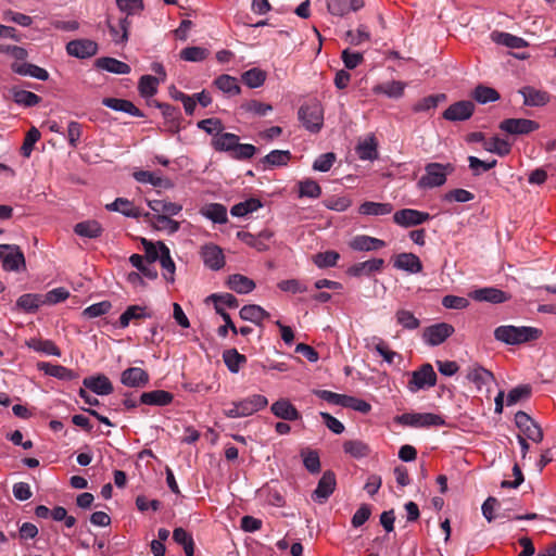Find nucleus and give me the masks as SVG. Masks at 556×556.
<instances>
[{
  "mask_svg": "<svg viewBox=\"0 0 556 556\" xmlns=\"http://www.w3.org/2000/svg\"><path fill=\"white\" fill-rule=\"evenodd\" d=\"M291 160V153L288 150H273L262 159V163L268 167L286 166Z\"/></svg>",
  "mask_w": 556,
  "mask_h": 556,
  "instance_id": "nucleus-49",
  "label": "nucleus"
},
{
  "mask_svg": "<svg viewBox=\"0 0 556 556\" xmlns=\"http://www.w3.org/2000/svg\"><path fill=\"white\" fill-rule=\"evenodd\" d=\"M108 27L112 39L116 45L126 43L128 41L130 22L128 21L127 16L119 18L117 24L112 23V21L109 18Z\"/></svg>",
  "mask_w": 556,
  "mask_h": 556,
  "instance_id": "nucleus-27",
  "label": "nucleus"
},
{
  "mask_svg": "<svg viewBox=\"0 0 556 556\" xmlns=\"http://www.w3.org/2000/svg\"><path fill=\"white\" fill-rule=\"evenodd\" d=\"M393 266L396 269L417 274L422 270V264L419 257L413 253H400L394 257Z\"/></svg>",
  "mask_w": 556,
  "mask_h": 556,
  "instance_id": "nucleus-19",
  "label": "nucleus"
},
{
  "mask_svg": "<svg viewBox=\"0 0 556 556\" xmlns=\"http://www.w3.org/2000/svg\"><path fill=\"white\" fill-rule=\"evenodd\" d=\"M266 77H267L266 72L258 67H253V68L244 72L241 76L242 81L249 88L261 87L265 83Z\"/></svg>",
  "mask_w": 556,
  "mask_h": 556,
  "instance_id": "nucleus-56",
  "label": "nucleus"
},
{
  "mask_svg": "<svg viewBox=\"0 0 556 556\" xmlns=\"http://www.w3.org/2000/svg\"><path fill=\"white\" fill-rule=\"evenodd\" d=\"M542 330L530 326L502 325L494 329L495 340L507 345H520L538 340Z\"/></svg>",
  "mask_w": 556,
  "mask_h": 556,
  "instance_id": "nucleus-1",
  "label": "nucleus"
},
{
  "mask_svg": "<svg viewBox=\"0 0 556 556\" xmlns=\"http://www.w3.org/2000/svg\"><path fill=\"white\" fill-rule=\"evenodd\" d=\"M66 51L72 56L87 59L97 54L98 43L90 39H76L66 45Z\"/></svg>",
  "mask_w": 556,
  "mask_h": 556,
  "instance_id": "nucleus-13",
  "label": "nucleus"
},
{
  "mask_svg": "<svg viewBox=\"0 0 556 556\" xmlns=\"http://www.w3.org/2000/svg\"><path fill=\"white\" fill-rule=\"evenodd\" d=\"M200 213L205 218L216 224H226L228 222L227 208L220 203H210L201 207Z\"/></svg>",
  "mask_w": 556,
  "mask_h": 556,
  "instance_id": "nucleus-31",
  "label": "nucleus"
},
{
  "mask_svg": "<svg viewBox=\"0 0 556 556\" xmlns=\"http://www.w3.org/2000/svg\"><path fill=\"white\" fill-rule=\"evenodd\" d=\"M83 384L98 395H108L113 392V386L104 375L87 377L84 379Z\"/></svg>",
  "mask_w": 556,
  "mask_h": 556,
  "instance_id": "nucleus-22",
  "label": "nucleus"
},
{
  "mask_svg": "<svg viewBox=\"0 0 556 556\" xmlns=\"http://www.w3.org/2000/svg\"><path fill=\"white\" fill-rule=\"evenodd\" d=\"M200 256L205 267L212 270H219L226 264L222 248L214 243L204 244L200 250Z\"/></svg>",
  "mask_w": 556,
  "mask_h": 556,
  "instance_id": "nucleus-8",
  "label": "nucleus"
},
{
  "mask_svg": "<svg viewBox=\"0 0 556 556\" xmlns=\"http://www.w3.org/2000/svg\"><path fill=\"white\" fill-rule=\"evenodd\" d=\"M159 78L151 75H143L139 79L138 90L141 97L150 98L157 92Z\"/></svg>",
  "mask_w": 556,
  "mask_h": 556,
  "instance_id": "nucleus-58",
  "label": "nucleus"
},
{
  "mask_svg": "<svg viewBox=\"0 0 556 556\" xmlns=\"http://www.w3.org/2000/svg\"><path fill=\"white\" fill-rule=\"evenodd\" d=\"M270 412L279 419L294 421L301 418L300 412L288 399H279L270 406Z\"/></svg>",
  "mask_w": 556,
  "mask_h": 556,
  "instance_id": "nucleus-15",
  "label": "nucleus"
},
{
  "mask_svg": "<svg viewBox=\"0 0 556 556\" xmlns=\"http://www.w3.org/2000/svg\"><path fill=\"white\" fill-rule=\"evenodd\" d=\"M143 218L156 230L166 231L168 235L177 232L180 224L174 220L168 215L151 214L149 212L143 214Z\"/></svg>",
  "mask_w": 556,
  "mask_h": 556,
  "instance_id": "nucleus-14",
  "label": "nucleus"
},
{
  "mask_svg": "<svg viewBox=\"0 0 556 556\" xmlns=\"http://www.w3.org/2000/svg\"><path fill=\"white\" fill-rule=\"evenodd\" d=\"M151 317V314L147 312L146 307L139 305L128 306L127 309L119 317V326L126 328L130 320L138 318Z\"/></svg>",
  "mask_w": 556,
  "mask_h": 556,
  "instance_id": "nucleus-55",
  "label": "nucleus"
},
{
  "mask_svg": "<svg viewBox=\"0 0 556 556\" xmlns=\"http://www.w3.org/2000/svg\"><path fill=\"white\" fill-rule=\"evenodd\" d=\"M350 247L355 251L369 252L384 248L386 242L370 236L359 235L351 240Z\"/></svg>",
  "mask_w": 556,
  "mask_h": 556,
  "instance_id": "nucleus-26",
  "label": "nucleus"
},
{
  "mask_svg": "<svg viewBox=\"0 0 556 556\" xmlns=\"http://www.w3.org/2000/svg\"><path fill=\"white\" fill-rule=\"evenodd\" d=\"M223 359L229 371L237 374L240 367L247 363V357L240 354L236 349L226 350L223 353Z\"/></svg>",
  "mask_w": 556,
  "mask_h": 556,
  "instance_id": "nucleus-52",
  "label": "nucleus"
},
{
  "mask_svg": "<svg viewBox=\"0 0 556 556\" xmlns=\"http://www.w3.org/2000/svg\"><path fill=\"white\" fill-rule=\"evenodd\" d=\"M105 208L109 211L119 212L126 217H143L144 213H141V211L136 207L132 202L125 198H117L114 202L106 204Z\"/></svg>",
  "mask_w": 556,
  "mask_h": 556,
  "instance_id": "nucleus-30",
  "label": "nucleus"
},
{
  "mask_svg": "<svg viewBox=\"0 0 556 556\" xmlns=\"http://www.w3.org/2000/svg\"><path fill=\"white\" fill-rule=\"evenodd\" d=\"M11 70L21 76H29L42 81L49 79V73L45 68L31 63L14 62L11 64Z\"/></svg>",
  "mask_w": 556,
  "mask_h": 556,
  "instance_id": "nucleus-23",
  "label": "nucleus"
},
{
  "mask_svg": "<svg viewBox=\"0 0 556 556\" xmlns=\"http://www.w3.org/2000/svg\"><path fill=\"white\" fill-rule=\"evenodd\" d=\"M437 383V374L431 364L427 363L412 372V378L408 381L407 388L410 392L415 393L421 389L434 387Z\"/></svg>",
  "mask_w": 556,
  "mask_h": 556,
  "instance_id": "nucleus-5",
  "label": "nucleus"
},
{
  "mask_svg": "<svg viewBox=\"0 0 556 556\" xmlns=\"http://www.w3.org/2000/svg\"><path fill=\"white\" fill-rule=\"evenodd\" d=\"M466 378L476 386L478 391L486 388V391L490 392L488 387L495 381L494 375L479 364L468 367Z\"/></svg>",
  "mask_w": 556,
  "mask_h": 556,
  "instance_id": "nucleus-11",
  "label": "nucleus"
},
{
  "mask_svg": "<svg viewBox=\"0 0 556 556\" xmlns=\"http://www.w3.org/2000/svg\"><path fill=\"white\" fill-rule=\"evenodd\" d=\"M260 207H262V202L258 199L251 198L235 204L230 210V214L236 217H244L248 214L257 211Z\"/></svg>",
  "mask_w": 556,
  "mask_h": 556,
  "instance_id": "nucleus-51",
  "label": "nucleus"
},
{
  "mask_svg": "<svg viewBox=\"0 0 556 556\" xmlns=\"http://www.w3.org/2000/svg\"><path fill=\"white\" fill-rule=\"evenodd\" d=\"M239 314L243 320H248L256 325H260L264 319L269 317V313L256 304L244 305L240 309Z\"/></svg>",
  "mask_w": 556,
  "mask_h": 556,
  "instance_id": "nucleus-40",
  "label": "nucleus"
},
{
  "mask_svg": "<svg viewBox=\"0 0 556 556\" xmlns=\"http://www.w3.org/2000/svg\"><path fill=\"white\" fill-rule=\"evenodd\" d=\"M208 53V50L203 47H187L180 51V58L187 62H202Z\"/></svg>",
  "mask_w": 556,
  "mask_h": 556,
  "instance_id": "nucleus-62",
  "label": "nucleus"
},
{
  "mask_svg": "<svg viewBox=\"0 0 556 556\" xmlns=\"http://www.w3.org/2000/svg\"><path fill=\"white\" fill-rule=\"evenodd\" d=\"M239 137L231 132H220L212 139V146L216 151H225L230 154L236 149Z\"/></svg>",
  "mask_w": 556,
  "mask_h": 556,
  "instance_id": "nucleus-36",
  "label": "nucleus"
},
{
  "mask_svg": "<svg viewBox=\"0 0 556 556\" xmlns=\"http://www.w3.org/2000/svg\"><path fill=\"white\" fill-rule=\"evenodd\" d=\"M343 451L354 458L367 457L370 454V447L361 440H349L343 443Z\"/></svg>",
  "mask_w": 556,
  "mask_h": 556,
  "instance_id": "nucleus-47",
  "label": "nucleus"
},
{
  "mask_svg": "<svg viewBox=\"0 0 556 556\" xmlns=\"http://www.w3.org/2000/svg\"><path fill=\"white\" fill-rule=\"evenodd\" d=\"M336 476L332 471H325L318 481L317 488L312 493V500L316 503H325L336 489Z\"/></svg>",
  "mask_w": 556,
  "mask_h": 556,
  "instance_id": "nucleus-12",
  "label": "nucleus"
},
{
  "mask_svg": "<svg viewBox=\"0 0 556 556\" xmlns=\"http://www.w3.org/2000/svg\"><path fill=\"white\" fill-rule=\"evenodd\" d=\"M148 206L161 215L175 216L182 210V205L166 200H149Z\"/></svg>",
  "mask_w": 556,
  "mask_h": 556,
  "instance_id": "nucleus-38",
  "label": "nucleus"
},
{
  "mask_svg": "<svg viewBox=\"0 0 556 556\" xmlns=\"http://www.w3.org/2000/svg\"><path fill=\"white\" fill-rule=\"evenodd\" d=\"M445 100L446 96L444 93L428 96L419 100L417 103H415L413 106V111L426 112L431 109H435L440 102Z\"/></svg>",
  "mask_w": 556,
  "mask_h": 556,
  "instance_id": "nucleus-61",
  "label": "nucleus"
},
{
  "mask_svg": "<svg viewBox=\"0 0 556 556\" xmlns=\"http://www.w3.org/2000/svg\"><path fill=\"white\" fill-rule=\"evenodd\" d=\"M519 93L523 97V104L527 106H543L551 100L548 92L535 89L531 86L521 88Z\"/></svg>",
  "mask_w": 556,
  "mask_h": 556,
  "instance_id": "nucleus-18",
  "label": "nucleus"
},
{
  "mask_svg": "<svg viewBox=\"0 0 556 556\" xmlns=\"http://www.w3.org/2000/svg\"><path fill=\"white\" fill-rule=\"evenodd\" d=\"M241 110L254 116H265L273 111V106L268 103L252 99L241 104Z\"/></svg>",
  "mask_w": 556,
  "mask_h": 556,
  "instance_id": "nucleus-54",
  "label": "nucleus"
},
{
  "mask_svg": "<svg viewBox=\"0 0 556 556\" xmlns=\"http://www.w3.org/2000/svg\"><path fill=\"white\" fill-rule=\"evenodd\" d=\"M76 235L85 238H98L102 235V227L97 220H86L75 225Z\"/></svg>",
  "mask_w": 556,
  "mask_h": 556,
  "instance_id": "nucleus-43",
  "label": "nucleus"
},
{
  "mask_svg": "<svg viewBox=\"0 0 556 556\" xmlns=\"http://www.w3.org/2000/svg\"><path fill=\"white\" fill-rule=\"evenodd\" d=\"M42 305V294L25 293L16 301V307L26 313H34Z\"/></svg>",
  "mask_w": 556,
  "mask_h": 556,
  "instance_id": "nucleus-42",
  "label": "nucleus"
},
{
  "mask_svg": "<svg viewBox=\"0 0 556 556\" xmlns=\"http://www.w3.org/2000/svg\"><path fill=\"white\" fill-rule=\"evenodd\" d=\"M532 388L530 384H520L511 389L506 399L508 406L515 405L522 400H528L531 396Z\"/></svg>",
  "mask_w": 556,
  "mask_h": 556,
  "instance_id": "nucleus-60",
  "label": "nucleus"
},
{
  "mask_svg": "<svg viewBox=\"0 0 556 556\" xmlns=\"http://www.w3.org/2000/svg\"><path fill=\"white\" fill-rule=\"evenodd\" d=\"M299 198L318 199L321 195V188L317 181L311 178L298 182Z\"/></svg>",
  "mask_w": 556,
  "mask_h": 556,
  "instance_id": "nucleus-50",
  "label": "nucleus"
},
{
  "mask_svg": "<svg viewBox=\"0 0 556 556\" xmlns=\"http://www.w3.org/2000/svg\"><path fill=\"white\" fill-rule=\"evenodd\" d=\"M393 211L391 203L366 201L358 207V213L366 216H383Z\"/></svg>",
  "mask_w": 556,
  "mask_h": 556,
  "instance_id": "nucleus-37",
  "label": "nucleus"
},
{
  "mask_svg": "<svg viewBox=\"0 0 556 556\" xmlns=\"http://www.w3.org/2000/svg\"><path fill=\"white\" fill-rule=\"evenodd\" d=\"M491 38L495 43L505 46L510 49H521L528 46V42L523 38L511 35L509 33L493 31L491 34Z\"/></svg>",
  "mask_w": 556,
  "mask_h": 556,
  "instance_id": "nucleus-35",
  "label": "nucleus"
},
{
  "mask_svg": "<svg viewBox=\"0 0 556 556\" xmlns=\"http://www.w3.org/2000/svg\"><path fill=\"white\" fill-rule=\"evenodd\" d=\"M214 85L223 92L232 94V96L239 94L241 91V88L238 85L237 78L233 76L227 75V74L218 76L214 80Z\"/></svg>",
  "mask_w": 556,
  "mask_h": 556,
  "instance_id": "nucleus-53",
  "label": "nucleus"
},
{
  "mask_svg": "<svg viewBox=\"0 0 556 556\" xmlns=\"http://www.w3.org/2000/svg\"><path fill=\"white\" fill-rule=\"evenodd\" d=\"M159 250L161 251L160 262L164 269L163 276L167 281L174 282L175 263L170 257L169 249L163 242H159Z\"/></svg>",
  "mask_w": 556,
  "mask_h": 556,
  "instance_id": "nucleus-46",
  "label": "nucleus"
},
{
  "mask_svg": "<svg viewBox=\"0 0 556 556\" xmlns=\"http://www.w3.org/2000/svg\"><path fill=\"white\" fill-rule=\"evenodd\" d=\"M2 267L8 271H18L25 268V257L20 247L8 244V250L3 255Z\"/></svg>",
  "mask_w": 556,
  "mask_h": 556,
  "instance_id": "nucleus-17",
  "label": "nucleus"
},
{
  "mask_svg": "<svg viewBox=\"0 0 556 556\" xmlns=\"http://www.w3.org/2000/svg\"><path fill=\"white\" fill-rule=\"evenodd\" d=\"M299 118L307 130L318 132L324 124L321 105L317 102L302 105L299 110Z\"/></svg>",
  "mask_w": 556,
  "mask_h": 556,
  "instance_id": "nucleus-4",
  "label": "nucleus"
},
{
  "mask_svg": "<svg viewBox=\"0 0 556 556\" xmlns=\"http://www.w3.org/2000/svg\"><path fill=\"white\" fill-rule=\"evenodd\" d=\"M454 333V327L446 323H440L427 327L424 330L422 338L428 345L437 346L443 343Z\"/></svg>",
  "mask_w": 556,
  "mask_h": 556,
  "instance_id": "nucleus-9",
  "label": "nucleus"
},
{
  "mask_svg": "<svg viewBox=\"0 0 556 556\" xmlns=\"http://www.w3.org/2000/svg\"><path fill=\"white\" fill-rule=\"evenodd\" d=\"M39 369L43 370L45 374L55 377L61 380L70 381L77 378V374L74 372L72 369L66 368L61 365H53L50 363H41L39 364Z\"/></svg>",
  "mask_w": 556,
  "mask_h": 556,
  "instance_id": "nucleus-39",
  "label": "nucleus"
},
{
  "mask_svg": "<svg viewBox=\"0 0 556 556\" xmlns=\"http://www.w3.org/2000/svg\"><path fill=\"white\" fill-rule=\"evenodd\" d=\"M134 178L141 184H150L163 189H172L174 184L168 178H163L149 170H139L134 173Z\"/></svg>",
  "mask_w": 556,
  "mask_h": 556,
  "instance_id": "nucleus-32",
  "label": "nucleus"
},
{
  "mask_svg": "<svg viewBox=\"0 0 556 556\" xmlns=\"http://www.w3.org/2000/svg\"><path fill=\"white\" fill-rule=\"evenodd\" d=\"M451 164L441 163H428L425 166V175L420 177L417 182L419 189H432L435 187L443 186L446 181V177L453 172Z\"/></svg>",
  "mask_w": 556,
  "mask_h": 556,
  "instance_id": "nucleus-2",
  "label": "nucleus"
},
{
  "mask_svg": "<svg viewBox=\"0 0 556 556\" xmlns=\"http://www.w3.org/2000/svg\"><path fill=\"white\" fill-rule=\"evenodd\" d=\"M129 262L140 271L139 274L143 275L144 277L149 279H155L157 277V270L153 263L144 260L143 256L139 254H132L129 257Z\"/></svg>",
  "mask_w": 556,
  "mask_h": 556,
  "instance_id": "nucleus-45",
  "label": "nucleus"
},
{
  "mask_svg": "<svg viewBox=\"0 0 556 556\" xmlns=\"http://www.w3.org/2000/svg\"><path fill=\"white\" fill-rule=\"evenodd\" d=\"M498 127L509 135H528L538 130L540 125L528 118H506L500 123Z\"/></svg>",
  "mask_w": 556,
  "mask_h": 556,
  "instance_id": "nucleus-7",
  "label": "nucleus"
},
{
  "mask_svg": "<svg viewBox=\"0 0 556 556\" xmlns=\"http://www.w3.org/2000/svg\"><path fill=\"white\" fill-rule=\"evenodd\" d=\"M27 345L30 349L47 355H61L60 349L51 340L30 339L27 341Z\"/></svg>",
  "mask_w": 556,
  "mask_h": 556,
  "instance_id": "nucleus-59",
  "label": "nucleus"
},
{
  "mask_svg": "<svg viewBox=\"0 0 556 556\" xmlns=\"http://www.w3.org/2000/svg\"><path fill=\"white\" fill-rule=\"evenodd\" d=\"M227 286L239 294H248L255 289V282L241 274H232L228 277Z\"/></svg>",
  "mask_w": 556,
  "mask_h": 556,
  "instance_id": "nucleus-33",
  "label": "nucleus"
},
{
  "mask_svg": "<svg viewBox=\"0 0 556 556\" xmlns=\"http://www.w3.org/2000/svg\"><path fill=\"white\" fill-rule=\"evenodd\" d=\"M472 98L481 103L485 104L489 102H495L500 99V93L491 87L479 85L472 91Z\"/></svg>",
  "mask_w": 556,
  "mask_h": 556,
  "instance_id": "nucleus-57",
  "label": "nucleus"
},
{
  "mask_svg": "<svg viewBox=\"0 0 556 556\" xmlns=\"http://www.w3.org/2000/svg\"><path fill=\"white\" fill-rule=\"evenodd\" d=\"M40 131L36 127H31L24 139V142L21 147V153L25 157H29L35 143L40 139Z\"/></svg>",
  "mask_w": 556,
  "mask_h": 556,
  "instance_id": "nucleus-64",
  "label": "nucleus"
},
{
  "mask_svg": "<svg viewBox=\"0 0 556 556\" xmlns=\"http://www.w3.org/2000/svg\"><path fill=\"white\" fill-rule=\"evenodd\" d=\"M102 104L114 111L124 112L131 116L143 117L144 114L131 101L117 98H104Z\"/></svg>",
  "mask_w": 556,
  "mask_h": 556,
  "instance_id": "nucleus-24",
  "label": "nucleus"
},
{
  "mask_svg": "<svg viewBox=\"0 0 556 556\" xmlns=\"http://www.w3.org/2000/svg\"><path fill=\"white\" fill-rule=\"evenodd\" d=\"M475 112V104L469 100H463L451 104L444 112L443 118L450 122H463L469 119Z\"/></svg>",
  "mask_w": 556,
  "mask_h": 556,
  "instance_id": "nucleus-10",
  "label": "nucleus"
},
{
  "mask_svg": "<svg viewBox=\"0 0 556 556\" xmlns=\"http://www.w3.org/2000/svg\"><path fill=\"white\" fill-rule=\"evenodd\" d=\"M121 381L130 388L144 387L149 382V375L141 368L130 367L122 372Z\"/></svg>",
  "mask_w": 556,
  "mask_h": 556,
  "instance_id": "nucleus-21",
  "label": "nucleus"
},
{
  "mask_svg": "<svg viewBox=\"0 0 556 556\" xmlns=\"http://www.w3.org/2000/svg\"><path fill=\"white\" fill-rule=\"evenodd\" d=\"M174 395L165 390H154L143 392L140 396V403L154 406H166L172 403Z\"/></svg>",
  "mask_w": 556,
  "mask_h": 556,
  "instance_id": "nucleus-29",
  "label": "nucleus"
},
{
  "mask_svg": "<svg viewBox=\"0 0 556 556\" xmlns=\"http://www.w3.org/2000/svg\"><path fill=\"white\" fill-rule=\"evenodd\" d=\"M396 323L404 329L415 330L420 326V321L415 315L407 309H399L395 314Z\"/></svg>",
  "mask_w": 556,
  "mask_h": 556,
  "instance_id": "nucleus-63",
  "label": "nucleus"
},
{
  "mask_svg": "<svg viewBox=\"0 0 556 556\" xmlns=\"http://www.w3.org/2000/svg\"><path fill=\"white\" fill-rule=\"evenodd\" d=\"M405 84L397 80L379 84L372 88L374 93H382L389 98H401L404 93Z\"/></svg>",
  "mask_w": 556,
  "mask_h": 556,
  "instance_id": "nucleus-41",
  "label": "nucleus"
},
{
  "mask_svg": "<svg viewBox=\"0 0 556 556\" xmlns=\"http://www.w3.org/2000/svg\"><path fill=\"white\" fill-rule=\"evenodd\" d=\"M430 219L429 213L414 208H402L393 214V222L403 228L419 226Z\"/></svg>",
  "mask_w": 556,
  "mask_h": 556,
  "instance_id": "nucleus-6",
  "label": "nucleus"
},
{
  "mask_svg": "<svg viewBox=\"0 0 556 556\" xmlns=\"http://www.w3.org/2000/svg\"><path fill=\"white\" fill-rule=\"evenodd\" d=\"M328 12L334 16H344L364 7L363 0H326Z\"/></svg>",
  "mask_w": 556,
  "mask_h": 556,
  "instance_id": "nucleus-16",
  "label": "nucleus"
},
{
  "mask_svg": "<svg viewBox=\"0 0 556 556\" xmlns=\"http://www.w3.org/2000/svg\"><path fill=\"white\" fill-rule=\"evenodd\" d=\"M96 64L99 68L114 74L126 75L131 71L127 63L109 56L99 58Z\"/></svg>",
  "mask_w": 556,
  "mask_h": 556,
  "instance_id": "nucleus-34",
  "label": "nucleus"
},
{
  "mask_svg": "<svg viewBox=\"0 0 556 556\" xmlns=\"http://www.w3.org/2000/svg\"><path fill=\"white\" fill-rule=\"evenodd\" d=\"M12 98L16 104L31 108L40 103L41 98L36 93L18 88L11 89Z\"/></svg>",
  "mask_w": 556,
  "mask_h": 556,
  "instance_id": "nucleus-44",
  "label": "nucleus"
},
{
  "mask_svg": "<svg viewBox=\"0 0 556 556\" xmlns=\"http://www.w3.org/2000/svg\"><path fill=\"white\" fill-rule=\"evenodd\" d=\"M384 265V261L382 258H371L365 262L356 263L351 266L348 273L351 276H363L370 275L376 271H380Z\"/></svg>",
  "mask_w": 556,
  "mask_h": 556,
  "instance_id": "nucleus-28",
  "label": "nucleus"
},
{
  "mask_svg": "<svg viewBox=\"0 0 556 556\" xmlns=\"http://www.w3.org/2000/svg\"><path fill=\"white\" fill-rule=\"evenodd\" d=\"M471 296L476 301L490 302L494 304L506 302L510 298L504 291L496 288H481L475 290Z\"/></svg>",
  "mask_w": 556,
  "mask_h": 556,
  "instance_id": "nucleus-25",
  "label": "nucleus"
},
{
  "mask_svg": "<svg viewBox=\"0 0 556 556\" xmlns=\"http://www.w3.org/2000/svg\"><path fill=\"white\" fill-rule=\"evenodd\" d=\"M483 149L490 153L505 156L510 153L511 144L498 137H492L491 139L483 142Z\"/></svg>",
  "mask_w": 556,
  "mask_h": 556,
  "instance_id": "nucleus-48",
  "label": "nucleus"
},
{
  "mask_svg": "<svg viewBox=\"0 0 556 556\" xmlns=\"http://www.w3.org/2000/svg\"><path fill=\"white\" fill-rule=\"evenodd\" d=\"M395 421L415 428L445 425V420L440 415L433 413H405L396 416Z\"/></svg>",
  "mask_w": 556,
  "mask_h": 556,
  "instance_id": "nucleus-3",
  "label": "nucleus"
},
{
  "mask_svg": "<svg viewBox=\"0 0 556 556\" xmlns=\"http://www.w3.org/2000/svg\"><path fill=\"white\" fill-rule=\"evenodd\" d=\"M237 402L242 417L251 416L268 405L267 397L261 394H253Z\"/></svg>",
  "mask_w": 556,
  "mask_h": 556,
  "instance_id": "nucleus-20",
  "label": "nucleus"
}]
</instances>
